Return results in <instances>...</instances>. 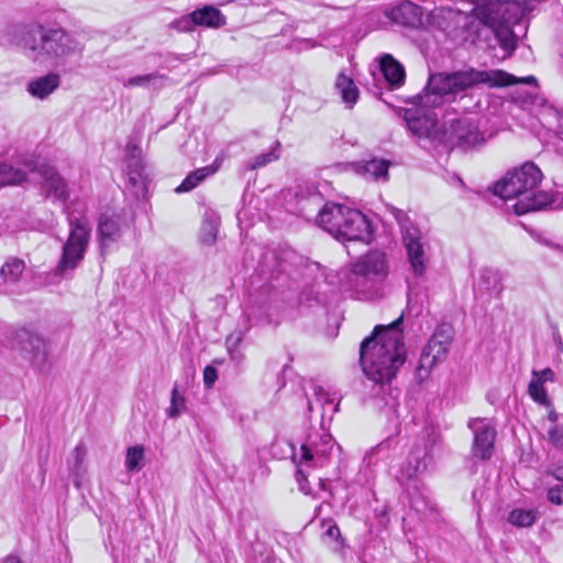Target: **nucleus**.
I'll return each mask as SVG.
<instances>
[{
  "instance_id": "obj_1",
  "label": "nucleus",
  "mask_w": 563,
  "mask_h": 563,
  "mask_svg": "<svg viewBox=\"0 0 563 563\" xmlns=\"http://www.w3.org/2000/svg\"><path fill=\"white\" fill-rule=\"evenodd\" d=\"M485 84L489 87H506L523 84L529 89L515 91L512 100L529 109L538 104V80L534 76L516 77L501 69L477 70L470 68L463 71L435 73L430 75L422 93L417 96L420 108H438L444 103L446 97H454L474 86Z\"/></svg>"
},
{
  "instance_id": "obj_2",
  "label": "nucleus",
  "mask_w": 563,
  "mask_h": 563,
  "mask_svg": "<svg viewBox=\"0 0 563 563\" xmlns=\"http://www.w3.org/2000/svg\"><path fill=\"white\" fill-rule=\"evenodd\" d=\"M401 313L388 325H376L372 335L360 345V363L364 374L375 384L389 383L406 361Z\"/></svg>"
},
{
  "instance_id": "obj_3",
  "label": "nucleus",
  "mask_w": 563,
  "mask_h": 563,
  "mask_svg": "<svg viewBox=\"0 0 563 563\" xmlns=\"http://www.w3.org/2000/svg\"><path fill=\"white\" fill-rule=\"evenodd\" d=\"M543 179L541 169L532 162L508 170L493 187V194L504 200L517 199L514 210L525 214L549 207L554 196L544 190H537Z\"/></svg>"
},
{
  "instance_id": "obj_4",
  "label": "nucleus",
  "mask_w": 563,
  "mask_h": 563,
  "mask_svg": "<svg viewBox=\"0 0 563 563\" xmlns=\"http://www.w3.org/2000/svg\"><path fill=\"white\" fill-rule=\"evenodd\" d=\"M319 227L339 241L372 240L373 229L368 218L360 210L341 203L327 202L319 210Z\"/></svg>"
},
{
  "instance_id": "obj_5",
  "label": "nucleus",
  "mask_w": 563,
  "mask_h": 563,
  "mask_svg": "<svg viewBox=\"0 0 563 563\" xmlns=\"http://www.w3.org/2000/svg\"><path fill=\"white\" fill-rule=\"evenodd\" d=\"M24 47L27 56L40 64L82 52V45L65 30L43 25L30 29L24 38Z\"/></svg>"
},
{
  "instance_id": "obj_6",
  "label": "nucleus",
  "mask_w": 563,
  "mask_h": 563,
  "mask_svg": "<svg viewBox=\"0 0 563 563\" xmlns=\"http://www.w3.org/2000/svg\"><path fill=\"white\" fill-rule=\"evenodd\" d=\"M77 205L80 203L73 201L64 208L70 232L67 241L63 245L62 257L55 268V274L59 276H65L79 266L90 241L91 228L85 217L86 207L81 206V208L77 210Z\"/></svg>"
},
{
  "instance_id": "obj_7",
  "label": "nucleus",
  "mask_w": 563,
  "mask_h": 563,
  "mask_svg": "<svg viewBox=\"0 0 563 563\" xmlns=\"http://www.w3.org/2000/svg\"><path fill=\"white\" fill-rule=\"evenodd\" d=\"M387 275L388 265L385 254L371 251L351 264L346 274V284L357 296L369 298L377 292Z\"/></svg>"
},
{
  "instance_id": "obj_8",
  "label": "nucleus",
  "mask_w": 563,
  "mask_h": 563,
  "mask_svg": "<svg viewBox=\"0 0 563 563\" xmlns=\"http://www.w3.org/2000/svg\"><path fill=\"white\" fill-rule=\"evenodd\" d=\"M475 12L479 20L495 29L496 37L505 51L511 52L516 48L515 32L511 27L517 25L522 16L517 3L487 0L478 4Z\"/></svg>"
},
{
  "instance_id": "obj_9",
  "label": "nucleus",
  "mask_w": 563,
  "mask_h": 563,
  "mask_svg": "<svg viewBox=\"0 0 563 563\" xmlns=\"http://www.w3.org/2000/svg\"><path fill=\"white\" fill-rule=\"evenodd\" d=\"M391 212L401 229L402 243L406 249L410 269L416 277H421L424 275L429 262L427 255L428 245L424 241V236L420 229L410 221L402 210L393 207Z\"/></svg>"
},
{
  "instance_id": "obj_10",
  "label": "nucleus",
  "mask_w": 563,
  "mask_h": 563,
  "mask_svg": "<svg viewBox=\"0 0 563 563\" xmlns=\"http://www.w3.org/2000/svg\"><path fill=\"white\" fill-rule=\"evenodd\" d=\"M440 432L434 427H426L417 437L412 449L399 471L400 481H410L424 473L432 460Z\"/></svg>"
},
{
  "instance_id": "obj_11",
  "label": "nucleus",
  "mask_w": 563,
  "mask_h": 563,
  "mask_svg": "<svg viewBox=\"0 0 563 563\" xmlns=\"http://www.w3.org/2000/svg\"><path fill=\"white\" fill-rule=\"evenodd\" d=\"M10 345L19 351L34 368L41 372L46 369L48 342L38 333L27 329L15 330L11 334Z\"/></svg>"
},
{
  "instance_id": "obj_12",
  "label": "nucleus",
  "mask_w": 563,
  "mask_h": 563,
  "mask_svg": "<svg viewBox=\"0 0 563 563\" xmlns=\"http://www.w3.org/2000/svg\"><path fill=\"white\" fill-rule=\"evenodd\" d=\"M442 13V9H433L427 14L422 7L411 2L402 1L386 11V16L396 24L412 29L426 30L435 25V19Z\"/></svg>"
},
{
  "instance_id": "obj_13",
  "label": "nucleus",
  "mask_w": 563,
  "mask_h": 563,
  "mask_svg": "<svg viewBox=\"0 0 563 563\" xmlns=\"http://www.w3.org/2000/svg\"><path fill=\"white\" fill-rule=\"evenodd\" d=\"M473 432V456L487 461L493 456L497 431L490 420L486 418H472L467 422Z\"/></svg>"
},
{
  "instance_id": "obj_14",
  "label": "nucleus",
  "mask_w": 563,
  "mask_h": 563,
  "mask_svg": "<svg viewBox=\"0 0 563 563\" xmlns=\"http://www.w3.org/2000/svg\"><path fill=\"white\" fill-rule=\"evenodd\" d=\"M448 142L466 151L482 145L485 142V137L475 124L460 119L452 121Z\"/></svg>"
},
{
  "instance_id": "obj_15",
  "label": "nucleus",
  "mask_w": 563,
  "mask_h": 563,
  "mask_svg": "<svg viewBox=\"0 0 563 563\" xmlns=\"http://www.w3.org/2000/svg\"><path fill=\"white\" fill-rule=\"evenodd\" d=\"M407 126L418 139H433L438 132L437 115L421 109H407L404 114Z\"/></svg>"
},
{
  "instance_id": "obj_16",
  "label": "nucleus",
  "mask_w": 563,
  "mask_h": 563,
  "mask_svg": "<svg viewBox=\"0 0 563 563\" xmlns=\"http://www.w3.org/2000/svg\"><path fill=\"white\" fill-rule=\"evenodd\" d=\"M448 350L449 345H446L445 339L439 340V336H432L421 353L417 368L419 374H421V372L428 374L438 362L445 358Z\"/></svg>"
},
{
  "instance_id": "obj_17",
  "label": "nucleus",
  "mask_w": 563,
  "mask_h": 563,
  "mask_svg": "<svg viewBox=\"0 0 563 563\" xmlns=\"http://www.w3.org/2000/svg\"><path fill=\"white\" fill-rule=\"evenodd\" d=\"M38 173L43 179L44 188L56 199L66 201L68 199V188L66 180L48 165L38 167Z\"/></svg>"
},
{
  "instance_id": "obj_18",
  "label": "nucleus",
  "mask_w": 563,
  "mask_h": 563,
  "mask_svg": "<svg viewBox=\"0 0 563 563\" xmlns=\"http://www.w3.org/2000/svg\"><path fill=\"white\" fill-rule=\"evenodd\" d=\"M101 252L112 243L117 242L121 236V228L119 221L107 214H102L99 219L97 229Z\"/></svg>"
},
{
  "instance_id": "obj_19",
  "label": "nucleus",
  "mask_w": 563,
  "mask_h": 563,
  "mask_svg": "<svg viewBox=\"0 0 563 563\" xmlns=\"http://www.w3.org/2000/svg\"><path fill=\"white\" fill-rule=\"evenodd\" d=\"M192 20L197 26L219 29L227 24V18L212 5H205L192 11Z\"/></svg>"
},
{
  "instance_id": "obj_20",
  "label": "nucleus",
  "mask_w": 563,
  "mask_h": 563,
  "mask_svg": "<svg viewBox=\"0 0 563 563\" xmlns=\"http://www.w3.org/2000/svg\"><path fill=\"white\" fill-rule=\"evenodd\" d=\"M60 84L58 74L51 73L27 84V92L38 99H44L54 92Z\"/></svg>"
},
{
  "instance_id": "obj_21",
  "label": "nucleus",
  "mask_w": 563,
  "mask_h": 563,
  "mask_svg": "<svg viewBox=\"0 0 563 563\" xmlns=\"http://www.w3.org/2000/svg\"><path fill=\"white\" fill-rule=\"evenodd\" d=\"M389 165V161L373 158L356 163L355 170L357 174L367 178L387 180Z\"/></svg>"
},
{
  "instance_id": "obj_22",
  "label": "nucleus",
  "mask_w": 563,
  "mask_h": 563,
  "mask_svg": "<svg viewBox=\"0 0 563 563\" xmlns=\"http://www.w3.org/2000/svg\"><path fill=\"white\" fill-rule=\"evenodd\" d=\"M380 70L390 86L399 87L405 81V68L391 55L385 54L380 58Z\"/></svg>"
},
{
  "instance_id": "obj_23",
  "label": "nucleus",
  "mask_w": 563,
  "mask_h": 563,
  "mask_svg": "<svg viewBox=\"0 0 563 563\" xmlns=\"http://www.w3.org/2000/svg\"><path fill=\"white\" fill-rule=\"evenodd\" d=\"M166 80L167 76L155 71L130 77L128 79H124L122 81V85L124 88L141 87L145 89H161L165 86Z\"/></svg>"
},
{
  "instance_id": "obj_24",
  "label": "nucleus",
  "mask_w": 563,
  "mask_h": 563,
  "mask_svg": "<svg viewBox=\"0 0 563 563\" xmlns=\"http://www.w3.org/2000/svg\"><path fill=\"white\" fill-rule=\"evenodd\" d=\"M25 269V264L18 257H10L4 262L0 269V279L7 288L14 286L21 278Z\"/></svg>"
},
{
  "instance_id": "obj_25",
  "label": "nucleus",
  "mask_w": 563,
  "mask_h": 563,
  "mask_svg": "<svg viewBox=\"0 0 563 563\" xmlns=\"http://www.w3.org/2000/svg\"><path fill=\"white\" fill-rule=\"evenodd\" d=\"M478 291H485L489 296L499 297L504 290L501 277L498 272L493 269H483L477 283Z\"/></svg>"
},
{
  "instance_id": "obj_26",
  "label": "nucleus",
  "mask_w": 563,
  "mask_h": 563,
  "mask_svg": "<svg viewBox=\"0 0 563 563\" xmlns=\"http://www.w3.org/2000/svg\"><path fill=\"white\" fill-rule=\"evenodd\" d=\"M321 203H322V198L318 192L311 194L306 198L298 197V200H297L298 212L301 217H303L307 220H310L314 217L317 220V223L319 224V210L322 209Z\"/></svg>"
},
{
  "instance_id": "obj_27",
  "label": "nucleus",
  "mask_w": 563,
  "mask_h": 563,
  "mask_svg": "<svg viewBox=\"0 0 563 563\" xmlns=\"http://www.w3.org/2000/svg\"><path fill=\"white\" fill-rule=\"evenodd\" d=\"M217 168L213 166H206L191 172L183 183L175 189L176 192H187L196 188L206 177L216 173Z\"/></svg>"
},
{
  "instance_id": "obj_28",
  "label": "nucleus",
  "mask_w": 563,
  "mask_h": 563,
  "mask_svg": "<svg viewBox=\"0 0 563 563\" xmlns=\"http://www.w3.org/2000/svg\"><path fill=\"white\" fill-rule=\"evenodd\" d=\"M335 87L345 103L353 106L357 101L358 89L351 78L340 74L336 79Z\"/></svg>"
},
{
  "instance_id": "obj_29",
  "label": "nucleus",
  "mask_w": 563,
  "mask_h": 563,
  "mask_svg": "<svg viewBox=\"0 0 563 563\" xmlns=\"http://www.w3.org/2000/svg\"><path fill=\"white\" fill-rule=\"evenodd\" d=\"M26 180V173L7 163H0V186L20 185Z\"/></svg>"
},
{
  "instance_id": "obj_30",
  "label": "nucleus",
  "mask_w": 563,
  "mask_h": 563,
  "mask_svg": "<svg viewBox=\"0 0 563 563\" xmlns=\"http://www.w3.org/2000/svg\"><path fill=\"white\" fill-rule=\"evenodd\" d=\"M543 111L544 123L563 141V112L550 106L544 107Z\"/></svg>"
},
{
  "instance_id": "obj_31",
  "label": "nucleus",
  "mask_w": 563,
  "mask_h": 563,
  "mask_svg": "<svg viewBox=\"0 0 563 563\" xmlns=\"http://www.w3.org/2000/svg\"><path fill=\"white\" fill-rule=\"evenodd\" d=\"M322 448L312 443L311 445L303 444L301 446L302 460L311 461L314 455H325L329 449L333 448V440L329 434H323L321 437Z\"/></svg>"
},
{
  "instance_id": "obj_32",
  "label": "nucleus",
  "mask_w": 563,
  "mask_h": 563,
  "mask_svg": "<svg viewBox=\"0 0 563 563\" xmlns=\"http://www.w3.org/2000/svg\"><path fill=\"white\" fill-rule=\"evenodd\" d=\"M129 181L133 186H145V180L147 178L145 174V165L142 158L139 156L134 159H130L129 165Z\"/></svg>"
},
{
  "instance_id": "obj_33",
  "label": "nucleus",
  "mask_w": 563,
  "mask_h": 563,
  "mask_svg": "<svg viewBox=\"0 0 563 563\" xmlns=\"http://www.w3.org/2000/svg\"><path fill=\"white\" fill-rule=\"evenodd\" d=\"M187 400L183 394L179 393L178 387L174 386L170 393V405L166 410L170 419L178 418L187 409Z\"/></svg>"
},
{
  "instance_id": "obj_34",
  "label": "nucleus",
  "mask_w": 563,
  "mask_h": 563,
  "mask_svg": "<svg viewBox=\"0 0 563 563\" xmlns=\"http://www.w3.org/2000/svg\"><path fill=\"white\" fill-rule=\"evenodd\" d=\"M144 461V448L142 445L131 446L126 450L125 467L129 472L140 471Z\"/></svg>"
},
{
  "instance_id": "obj_35",
  "label": "nucleus",
  "mask_w": 563,
  "mask_h": 563,
  "mask_svg": "<svg viewBox=\"0 0 563 563\" xmlns=\"http://www.w3.org/2000/svg\"><path fill=\"white\" fill-rule=\"evenodd\" d=\"M536 512L533 510L514 509L509 515V522L517 527H530L536 521Z\"/></svg>"
},
{
  "instance_id": "obj_36",
  "label": "nucleus",
  "mask_w": 563,
  "mask_h": 563,
  "mask_svg": "<svg viewBox=\"0 0 563 563\" xmlns=\"http://www.w3.org/2000/svg\"><path fill=\"white\" fill-rule=\"evenodd\" d=\"M528 393L530 397L539 404H545L548 401L547 391L540 380L531 379L528 386Z\"/></svg>"
},
{
  "instance_id": "obj_37",
  "label": "nucleus",
  "mask_w": 563,
  "mask_h": 563,
  "mask_svg": "<svg viewBox=\"0 0 563 563\" xmlns=\"http://www.w3.org/2000/svg\"><path fill=\"white\" fill-rule=\"evenodd\" d=\"M217 238V223L212 220H205L201 228L200 239L205 244H212Z\"/></svg>"
},
{
  "instance_id": "obj_38",
  "label": "nucleus",
  "mask_w": 563,
  "mask_h": 563,
  "mask_svg": "<svg viewBox=\"0 0 563 563\" xmlns=\"http://www.w3.org/2000/svg\"><path fill=\"white\" fill-rule=\"evenodd\" d=\"M197 26L196 22L192 20V12L186 15H183L178 20L174 22V27L180 32H191Z\"/></svg>"
},
{
  "instance_id": "obj_39",
  "label": "nucleus",
  "mask_w": 563,
  "mask_h": 563,
  "mask_svg": "<svg viewBox=\"0 0 563 563\" xmlns=\"http://www.w3.org/2000/svg\"><path fill=\"white\" fill-rule=\"evenodd\" d=\"M277 158H278V155L275 153V151H271L268 153L257 155L254 158V161L251 165V168L256 169L258 167L265 166L266 164H268L273 161H276Z\"/></svg>"
},
{
  "instance_id": "obj_40",
  "label": "nucleus",
  "mask_w": 563,
  "mask_h": 563,
  "mask_svg": "<svg viewBox=\"0 0 563 563\" xmlns=\"http://www.w3.org/2000/svg\"><path fill=\"white\" fill-rule=\"evenodd\" d=\"M549 439L550 442L559 448L563 449V429L555 426L552 429L549 430Z\"/></svg>"
},
{
  "instance_id": "obj_41",
  "label": "nucleus",
  "mask_w": 563,
  "mask_h": 563,
  "mask_svg": "<svg viewBox=\"0 0 563 563\" xmlns=\"http://www.w3.org/2000/svg\"><path fill=\"white\" fill-rule=\"evenodd\" d=\"M548 499L555 505H563V486L556 485L548 490Z\"/></svg>"
},
{
  "instance_id": "obj_42",
  "label": "nucleus",
  "mask_w": 563,
  "mask_h": 563,
  "mask_svg": "<svg viewBox=\"0 0 563 563\" xmlns=\"http://www.w3.org/2000/svg\"><path fill=\"white\" fill-rule=\"evenodd\" d=\"M218 378V372L217 369L211 366V365H208L205 367L203 369V383H205V386L209 389L211 388L216 380Z\"/></svg>"
},
{
  "instance_id": "obj_43",
  "label": "nucleus",
  "mask_w": 563,
  "mask_h": 563,
  "mask_svg": "<svg viewBox=\"0 0 563 563\" xmlns=\"http://www.w3.org/2000/svg\"><path fill=\"white\" fill-rule=\"evenodd\" d=\"M73 454H74V460H75V467L79 468L81 466V464L84 463L86 455H87L86 446L82 443H78L75 446Z\"/></svg>"
},
{
  "instance_id": "obj_44",
  "label": "nucleus",
  "mask_w": 563,
  "mask_h": 563,
  "mask_svg": "<svg viewBox=\"0 0 563 563\" xmlns=\"http://www.w3.org/2000/svg\"><path fill=\"white\" fill-rule=\"evenodd\" d=\"M243 335L241 332L230 334L225 340V345L229 353H232L240 345Z\"/></svg>"
},
{
  "instance_id": "obj_45",
  "label": "nucleus",
  "mask_w": 563,
  "mask_h": 563,
  "mask_svg": "<svg viewBox=\"0 0 563 563\" xmlns=\"http://www.w3.org/2000/svg\"><path fill=\"white\" fill-rule=\"evenodd\" d=\"M553 377H554V374L551 368H545L540 372H537V371L532 372V379L540 380L541 385H543L548 380H553Z\"/></svg>"
},
{
  "instance_id": "obj_46",
  "label": "nucleus",
  "mask_w": 563,
  "mask_h": 563,
  "mask_svg": "<svg viewBox=\"0 0 563 563\" xmlns=\"http://www.w3.org/2000/svg\"><path fill=\"white\" fill-rule=\"evenodd\" d=\"M140 153V147L133 141H129L126 144V154L130 157V159L139 157Z\"/></svg>"
},
{
  "instance_id": "obj_47",
  "label": "nucleus",
  "mask_w": 563,
  "mask_h": 563,
  "mask_svg": "<svg viewBox=\"0 0 563 563\" xmlns=\"http://www.w3.org/2000/svg\"><path fill=\"white\" fill-rule=\"evenodd\" d=\"M432 336H439V340H446V345L451 344V333L450 329H445L444 327L438 328Z\"/></svg>"
},
{
  "instance_id": "obj_48",
  "label": "nucleus",
  "mask_w": 563,
  "mask_h": 563,
  "mask_svg": "<svg viewBox=\"0 0 563 563\" xmlns=\"http://www.w3.org/2000/svg\"><path fill=\"white\" fill-rule=\"evenodd\" d=\"M325 536L329 538L339 539L341 536L339 527L334 523L329 525L325 530Z\"/></svg>"
},
{
  "instance_id": "obj_49",
  "label": "nucleus",
  "mask_w": 563,
  "mask_h": 563,
  "mask_svg": "<svg viewBox=\"0 0 563 563\" xmlns=\"http://www.w3.org/2000/svg\"><path fill=\"white\" fill-rule=\"evenodd\" d=\"M386 443H380L378 444L377 446L373 448L372 451L365 456V461L366 460H371V457L374 455V454H378L380 452H383L385 449H386Z\"/></svg>"
},
{
  "instance_id": "obj_50",
  "label": "nucleus",
  "mask_w": 563,
  "mask_h": 563,
  "mask_svg": "<svg viewBox=\"0 0 563 563\" xmlns=\"http://www.w3.org/2000/svg\"><path fill=\"white\" fill-rule=\"evenodd\" d=\"M553 475L559 479L563 482V465H558L554 471Z\"/></svg>"
},
{
  "instance_id": "obj_51",
  "label": "nucleus",
  "mask_w": 563,
  "mask_h": 563,
  "mask_svg": "<svg viewBox=\"0 0 563 563\" xmlns=\"http://www.w3.org/2000/svg\"><path fill=\"white\" fill-rule=\"evenodd\" d=\"M3 563H23L20 558L15 555H9Z\"/></svg>"
},
{
  "instance_id": "obj_52",
  "label": "nucleus",
  "mask_w": 563,
  "mask_h": 563,
  "mask_svg": "<svg viewBox=\"0 0 563 563\" xmlns=\"http://www.w3.org/2000/svg\"><path fill=\"white\" fill-rule=\"evenodd\" d=\"M320 401H321L322 407H324L325 404H331L332 402V400H330L328 397H327L325 400L320 399Z\"/></svg>"
},
{
  "instance_id": "obj_53",
  "label": "nucleus",
  "mask_w": 563,
  "mask_h": 563,
  "mask_svg": "<svg viewBox=\"0 0 563 563\" xmlns=\"http://www.w3.org/2000/svg\"><path fill=\"white\" fill-rule=\"evenodd\" d=\"M549 418H550V420L555 421L556 420V413L555 412H550L549 413Z\"/></svg>"
},
{
  "instance_id": "obj_54",
  "label": "nucleus",
  "mask_w": 563,
  "mask_h": 563,
  "mask_svg": "<svg viewBox=\"0 0 563 563\" xmlns=\"http://www.w3.org/2000/svg\"><path fill=\"white\" fill-rule=\"evenodd\" d=\"M319 484H320L321 488H322L323 490H325V482H324V479L320 478V479H319Z\"/></svg>"
}]
</instances>
